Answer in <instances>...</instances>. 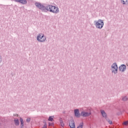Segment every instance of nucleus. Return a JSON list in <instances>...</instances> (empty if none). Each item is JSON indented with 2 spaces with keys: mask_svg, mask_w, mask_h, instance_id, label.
<instances>
[{
  "mask_svg": "<svg viewBox=\"0 0 128 128\" xmlns=\"http://www.w3.org/2000/svg\"><path fill=\"white\" fill-rule=\"evenodd\" d=\"M112 72H118V65H116V64H113L112 66Z\"/></svg>",
  "mask_w": 128,
  "mask_h": 128,
  "instance_id": "4",
  "label": "nucleus"
},
{
  "mask_svg": "<svg viewBox=\"0 0 128 128\" xmlns=\"http://www.w3.org/2000/svg\"><path fill=\"white\" fill-rule=\"evenodd\" d=\"M35 4L37 8L42 10L43 12H53L54 14H58L60 10L56 6L49 5L46 8L44 6L40 4V3L36 2Z\"/></svg>",
  "mask_w": 128,
  "mask_h": 128,
  "instance_id": "1",
  "label": "nucleus"
},
{
  "mask_svg": "<svg viewBox=\"0 0 128 128\" xmlns=\"http://www.w3.org/2000/svg\"><path fill=\"white\" fill-rule=\"evenodd\" d=\"M126 65H122L119 67L120 72H124V70H126Z\"/></svg>",
  "mask_w": 128,
  "mask_h": 128,
  "instance_id": "7",
  "label": "nucleus"
},
{
  "mask_svg": "<svg viewBox=\"0 0 128 128\" xmlns=\"http://www.w3.org/2000/svg\"><path fill=\"white\" fill-rule=\"evenodd\" d=\"M20 122H21V126L22 128V126H24V120H22V118H20Z\"/></svg>",
  "mask_w": 128,
  "mask_h": 128,
  "instance_id": "14",
  "label": "nucleus"
},
{
  "mask_svg": "<svg viewBox=\"0 0 128 128\" xmlns=\"http://www.w3.org/2000/svg\"><path fill=\"white\" fill-rule=\"evenodd\" d=\"M101 114L103 118H108V116H106V112L104 110H101Z\"/></svg>",
  "mask_w": 128,
  "mask_h": 128,
  "instance_id": "9",
  "label": "nucleus"
},
{
  "mask_svg": "<svg viewBox=\"0 0 128 128\" xmlns=\"http://www.w3.org/2000/svg\"><path fill=\"white\" fill-rule=\"evenodd\" d=\"M95 25L98 28H102V26H104V21L99 20L98 22H96Z\"/></svg>",
  "mask_w": 128,
  "mask_h": 128,
  "instance_id": "3",
  "label": "nucleus"
},
{
  "mask_svg": "<svg viewBox=\"0 0 128 128\" xmlns=\"http://www.w3.org/2000/svg\"><path fill=\"white\" fill-rule=\"evenodd\" d=\"M16 2H20V0H15Z\"/></svg>",
  "mask_w": 128,
  "mask_h": 128,
  "instance_id": "20",
  "label": "nucleus"
},
{
  "mask_svg": "<svg viewBox=\"0 0 128 128\" xmlns=\"http://www.w3.org/2000/svg\"><path fill=\"white\" fill-rule=\"evenodd\" d=\"M80 116H90V112H82L80 114Z\"/></svg>",
  "mask_w": 128,
  "mask_h": 128,
  "instance_id": "6",
  "label": "nucleus"
},
{
  "mask_svg": "<svg viewBox=\"0 0 128 128\" xmlns=\"http://www.w3.org/2000/svg\"><path fill=\"white\" fill-rule=\"evenodd\" d=\"M0 62H2V58L0 57Z\"/></svg>",
  "mask_w": 128,
  "mask_h": 128,
  "instance_id": "21",
  "label": "nucleus"
},
{
  "mask_svg": "<svg viewBox=\"0 0 128 128\" xmlns=\"http://www.w3.org/2000/svg\"><path fill=\"white\" fill-rule=\"evenodd\" d=\"M48 120H49V122H54V116H50Z\"/></svg>",
  "mask_w": 128,
  "mask_h": 128,
  "instance_id": "11",
  "label": "nucleus"
},
{
  "mask_svg": "<svg viewBox=\"0 0 128 128\" xmlns=\"http://www.w3.org/2000/svg\"><path fill=\"white\" fill-rule=\"evenodd\" d=\"M106 120H107V122H108L110 124H112V122L110 120L109 118H106Z\"/></svg>",
  "mask_w": 128,
  "mask_h": 128,
  "instance_id": "15",
  "label": "nucleus"
},
{
  "mask_svg": "<svg viewBox=\"0 0 128 128\" xmlns=\"http://www.w3.org/2000/svg\"><path fill=\"white\" fill-rule=\"evenodd\" d=\"M14 122L16 126H18V124H20V122L18 119H16V120H14Z\"/></svg>",
  "mask_w": 128,
  "mask_h": 128,
  "instance_id": "13",
  "label": "nucleus"
},
{
  "mask_svg": "<svg viewBox=\"0 0 128 128\" xmlns=\"http://www.w3.org/2000/svg\"><path fill=\"white\" fill-rule=\"evenodd\" d=\"M60 126H64V122L62 121V120H60Z\"/></svg>",
  "mask_w": 128,
  "mask_h": 128,
  "instance_id": "16",
  "label": "nucleus"
},
{
  "mask_svg": "<svg viewBox=\"0 0 128 128\" xmlns=\"http://www.w3.org/2000/svg\"><path fill=\"white\" fill-rule=\"evenodd\" d=\"M20 2L22 4H26V0H20Z\"/></svg>",
  "mask_w": 128,
  "mask_h": 128,
  "instance_id": "12",
  "label": "nucleus"
},
{
  "mask_svg": "<svg viewBox=\"0 0 128 128\" xmlns=\"http://www.w3.org/2000/svg\"><path fill=\"white\" fill-rule=\"evenodd\" d=\"M123 4H128V0H121Z\"/></svg>",
  "mask_w": 128,
  "mask_h": 128,
  "instance_id": "10",
  "label": "nucleus"
},
{
  "mask_svg": "<svg viewBox=\"0 0 128 128\" xmlns=\"http://www.w3.org/2000/svg\"><path fill=\"white\" fill-rule=\"evenodd\" d=\"M74 114L76 118H80V111L78 109L74 110Z\"/></svg>",
  "mask_w": 128,
  "mask_h": 128,
  "instance_id": "8",
  "label": "nucleus"
},
{
  "mask_svg": "<svg viewBox=\"0 0 128 128\" xmlns=\"http://www.w3.org/2000/svg\"><path fill=\"white\" fill-rule=\"evenodd\" d=\"M26 122H30V118H28L26 120Z\"/></svg>",
  "mask_w": 128,
  "mask_h": 128,
  "instance_id": "19",
  "label": "nucleus"
},
{
  "mask_svg": "<svg viewBox=\"0 0 128 128\" xmlns=\"http://www.w3.org/2000/svg\"><path fill=\"white\" fill-rule=\"evenodd\" d=\"M122 100H124V102H126V101L128 100V97H126V96H124V97H122Z\"/></svg>",
  "mask_w": 128,
  "mask_h": 128,
  "instance_id": "17",
  "label": "nucleus"
},
{
  "mask_svg": "<svg viewBox=\"0 0 128 128\" xmlns=\"http://www.w3.org/2000/svg\"><path fill=\"white\" fill-rule=\"evenodd\" d=\"M69 126L70 128H76V124H74V121L71 120L70 121Z\"/></svg>",
  "mask_w": 128,
  "mask_h": 128,
  "instance_id": "5",
  "label": "nucleus"
},
{
  "mask_svg": "<svg viewBox=\"0 0 128 128\" xmlns=\"http://www.w3.org/2000/svg\"><path fill=\"white\" fill-rule=\"evenodd\" d=\"M46 36L44 35L43 34H40L37 36V40L40 42H44L46 41Z\"/></svg>",
  "mask_w": 128,
  "mask_h": 128,
  "instance_id": "2",
  "label": "nucleus"
},
{
  "mask_svg": "<svg viewBox=\"0 0 128 128\" xmlns=\"http://www.w3.org/2000/svg\"><path fill=\"white\" fill-rule=\"evenodd\" d=\"M82 126H84V124H80L77 128H82Z\"/></svg>",
  "mask_w": 128,
  "mask_h": 128,
  "instance_id": "18",
  "label": "nucleus"
}]
</instances>
